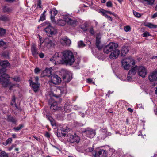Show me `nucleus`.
Listing matches in <instances>:
<instances>
[{
    "mask_svg": "<svg viewBox=\"0 0 157 157\" xmlns=\"http://www.w3.org/2000/svg\"><path fill=\"white\" fill-rule=\"evenodd\" d=\"M50 60L56 64V62L63 64L72 65L74 62V55L70 50H65L63 52H56Z\"/></svg>",
    "mask_w": 157,
    "mask_h": 157,
    "instance_id": "nucleus-1",
    "label": "nucleus"
},
{
    "mask_svg": "<svg viewBox=\"0 0 157 157\" xmlns=\"http://www.w3.org/2000/svg\"><path fill=\"white\" fill-rule=\"evenodd\" d=\"M6 70L4 68L0 69V84L4 87H7L9 83V75L5 73Z\"/></svg>",
    "mask_w": 157,
    "mask_h": 157,
    "instance_id": "nucleus-2",
    "label": "nucleus"
},
{
    "mask_svg": "<svg viewBox=\"0 0 157 157\" xmlns=\"http://www.w3.org/2000/svg\"><path fill=\"white\" fill-rule=\"evenodd\" d=\"M132 63V65H135V62L131 57L123 59L121 61L122 65L124 69L128 70L130 67V64Z\"/></svg>",
    "mask_w": 157,
    "mask_h": 157,
    "instance_id": "nucleus-3",
    "label": "nucleus"
},
{
    "mask_svg": "<svg viewBox=\"0 0 157 157\" xmlns=\"http://www.w3.org/2000/svg\"><path fill=\"white\" fill-rule=\"evenodd\" d=\"M118 46L117 43L113 42H110L109 44L105 46L103 48L104 52L106 54L109 53L115 49Z\"/></svg>",
    "mask_w": 157,
    "mask_h": 157,
    "instance_id": "nucleus-4",
    "label": "nucleus"
},
{
    "mask_svg": "<svg viewBox=\"0 0 157 157\" xmlns=\"http://www.w3.org/2000/svg\"><path fill=\"white\" fill-rule=\"evenodd\" d=\"M136 73V72H138L139 76L144 78L145 76L147 74V70L143 66L138 67L137 66H135L133 67Z\"/></svg>",
    "mask_w": 157,
    "mask_h": 157,
    "instance_id": "nucleus-5",
    "label": "nucleus"
},
{
    "mask_svg": "<svg viewBox=\"0 0 157 157\" xmlns=\"http://www.w3.org/2000/svg\"><path fill=\"white\" fill-rule=\"evenodd\" d=\"M82 132L83 135L90 138H93L96 134L94 130L89 128L86 129L84 131H82Z\"/></svg>",
    "mask_w": 157,
    "mask_h": 157,
    "instance_id": "nucleus-6",
    "label": "nucleus"
},
{
    "mask_svg": "<svg viewBox=\"0 0 157 157\" xmlns=\"http://www.w3.org/2000/svg\"><path fill=\"white\" fill-rule=\"evenodd\" d=\"M44 30L48 36L49 37H51L53 35L56 34L57 32L56 29L50 25L47 26Z\"/></svg>",
    "mask_w": 157,
    "mask_h": 157,
    "instance_id": "nucleus-7",
    "label": "nucleus"
},
{
    "mask_svg": "<svg viewBox=\"0 0 157 157\" xmlns=\"http://www.w3.org/2000/svg\"><path fill=\"white\" fill-rule=\"evenodd\" d=\"M61 82V78L56 75H54L51 76V80L49 82L50 86H52V84H57Z\"/></svg>",
    "mask_w": 157,
    "mask_h": 157,
    "instance_id": "nucleus-8",
    "label": "nucleus"
},
{
    "mask_svg": "<svg viewBox=\"0 0 157 157\" xmlns=\"http://www.w3.org/2000/svg\"><path fill=\"white\" fill-rule=\"evenodd\" d=\"M66 138L67 140L69 142L71 143L76 142L77 143L78 142V137L75 134L74 135L68 134L67 135Z\"/></svg>",
    "mask_w": 157,
    "mask_h": 157,
    "instance_id": "nucleus-9",
    "label": "nucleus"
},
{
    "mask_svg": "<svg viewBox=\"0 0 157 157\" xmlns=\"http://www.w3.org/2000/svg\"><path fill=\"white\" fill-rule=\"evenodd\" d=\"M63 18L66 21V22H67L68 24L73 25V26L75 25L76 21L71 19L70 15H63Z\"/></svg>",
    "mask_w": 157,
    "mask_h": 157,
    "instance_id": "nucleus-10",
    "label": "nucleus"
},
{
    "mask_svg": "<svg viewBox=\"0 0 157 157\" xmlns=\"http://www.w3.org/2000/svg\"><path fill=\"white\" fill-rule=\"evenodd\" d=\"M61 44L63 46H69L71 44V41L67 37H64L60 40Z\"/></svg>",
    "mask_w": 157,
    "mask_h": 157,
    "instance_id": "nucleus-11",
    "label": "nucleus"
},
{
    "mask_svg": "<svg viewBox=\"0 0 157 157\" xmlns=\"http://www.w3.org/2000/svg\"><path fill=\"white\" fill-rule=\"evenodd\" d=\"M115 50L111 52L109 56V58L111 59H114L117 58L120 53V51L119 50L116 49Z\"/></svg>",
    "mask_w": 157,
    "mask_h": 157,
    "instance_id": "nucleus-12",
    "label": "nucleus"
},
{
    "mask_svg": "<svg viewBox=\"0 0 157 157\" xmlns=\"http://www.w3.org/2000/svg\"><path fill=\"white\" fill-rule=\"evenodd\" d=\"M149 80L152 82L157 80V71H154L151 73L148 77Z\"/></svg>",
    "mask_w": 157,
    "mask_h": 157,
    "instance_id": "nucleus-13",
    "label": "nucleus"
},
{
    "mask_svg": "<svg viewBox=\"0 0 157 157\" xmlns=\"http://www.w3.org/2000/svg\"><path fill=\"white\" fill-rule=\"evenodd\" d=\"M52 68H50L47 69L46 68V69L41 74L42 76L44 77L47 76L48 77L52 76Z\"/></svg>",
    "mask_w": 157,
    "mask_h": 157,
    "instance_id": "nucleus-14",
    "label": "nucleus"
},
{
    "mask_svg": "<svg viewBox=\"0 0 157 157\" xmlns=\"http://www.w3.org/2000/svg\"><path fill=\"white\" fill-rule=\"evenodd\" d=\"M107 152L104 150L101 149L96 154L94 157H106Z\"/></svg>",
    "mask_w": 157,
    "mask_h": 157,
    "instance_id": "nucleus-15",
    "label": "nucleus"
},
{
    "mask_svg": "<svg viewBox=\"0 0 157 157\" xmlns=\"http://www.w3.org/2000/svg\"><path fill=\"white\" fill-rule=\"evenodd\" d=\"M134 68H132L129 71L127 79L128 81H131L132 79L133 76L136 74Z\"/></svg>",
    "mask_w": 157,
    "mask_h": 157,
    "instance_id": "nucleus-16",
    "label": "nucleus"
},
{
    "mask_svg": "<svg viewBox=\"0 0 157 157\" xmlns=\"http://www.w3.org/2000/svg\"><path fill=\"white\" fill-rule=\"evenodd\" d=\"M100 39L99 36H98L96 38L95 45L98 50H101L103 47L101 43Z\"/></svg>",
    "mask_w": 157,
    "mask_h": 157,
    "instance_id": "nucleus-17",
    "label": "nucleus"
},
{
    "mask_svg": "<svg viewBox=\"0 0 157 157\" xmlns=\"http://www.w3.org/2000/svg\"><path fill=\"white\" fill-rule=\"evenodd\" d=\"M31 51L32 55L35 57L38 56V52L36 47L34 44L32 45L31 48Z\"/></svg>",
    "mask_w": 157,
    "mask_h": 157,
    "instance_id": "nucleus-18",
    "label": "nucleus"
},
{
    "mask_svg": "<svg viewBox=\"0 0 157 157\" xmlns=\"http://www.w3.org/2000/svg\"><path fill=\"white\" fill-rule=\"evenodd\" d=\"M30 85L34 91L36 92H37L39 89V84L38 83H36L34 82H30Z\"/></svg>",
    "mask_w": 157,
    "mask_h": 157,
    "instance_id": "nucleus-19",
    "label": "nucleus"
},
{
    "mask_svg": "<svg viewBox=\"0 0 157 157\" xmlns=\"http://www.w3.org/2000/svg\"><path fill=\"white\" fill-rule=\"evenodd\" d=\"M129 51V49L128 46H124L123 47L121 50V56L124 57L128 53Z\"/></svg>",
    "mask_w": 157,
    "mask_h": 157,
    "instance_id": "nucleus-20",
    "label": "nucleus"
},
{
    "mask_svg": "<svg viewBox=\"0 0 157 157\" xmlns=\"http://www.w3.org/2000/svg\"><path fill=\"white\" fill-rule=\"evenodd\" d=\"M50 13L51 14V18L52 21H55L54 17L58 13L57 11L55 9H53L50 11Z\"/></svg>",
    "mask_w": 157,
    "mask_h": 157,
    "instance_id": "nucleus-21",
    "label": "nucleus"
},
{
    "mask_svg": "<svg viewBox=\"0 0 157 157\" xmlns=\"http://www.w3.org/2000/svg\"><path fill=\"white\" fill-rule=\"evenodd\" d=\"M44 42L45 44L49 47H53L55 45L54 41L51 40L49 38L46 39L45 40Z\"/></svg>",
    "mask_w": 157,
    "mask_h": 157,
    "instance_id": "nucleus-22",
    "label": "nucleus"
},
{
    "mask_svg": "<svg viewBox=\"0 0 157 157\" xmlns=\"http://www.w3.org/2000/svg\"><path fill=\"white\" fill-rule=\"evenodd\" d=\"M63 78L64 81L65 82H69L72 78L70 75L67 73L65 75L63 76Z\"/></svg>",
    "mask_w": 157,
    "mask_h": 157,
    "instance_id": "nucleus-23",
    "label": "nucleus"
},
{
    "mask_svg": "<svg viewBox=\"0 0 157 157\" xmlns=\"http://www.w3.org/2000/svg\"><path fill=\"white\" fill-rule=\"evenodd\" d=\"M53 22L58 25L62 26H64L66 23V21L63 19H59L56 21H55Z\"/></svg>",
    "mask_w": 157,
    "mask_h": 157,
    "instance_id": "nucleus-24",
    "label": "nucleus"
},
{
    "mask_svg": "<svg viewBox=\"0 0 157 157\" xmlns=\"http://www.w3.org/2000/svg\"><path fill=\"white\" fill-rule=\"evenodd\" d=\"M51 109L55 110H59L61 109V108L59 107L56 102H53L51 106Z\"/></svg>",
    "mask_w": 157,
    "mask_h": 157,
    "instance_id": "nucleus-25",
    "label": "nucleus"
},
{
    "mask_svg": "<svg viewBox=\"0 0 157 157\" xmlns=\"http://www.w3.org/2000/svg\"><path fill=\"white\" fill-rule=\"evenodd\" d=\"M155 0H142L141 2L144 5H152L154 3Z\"/></svg>",
    "mask_w": 157,
    "mask_h": 157,
    "instance_id": "nucleus-26",
    "label": "nucleus"
},
{
    "mask_svg": "<svg viewBox=\"0 0 157 157\" xmlns=\"http://www.w3.org/2000/svg\"><path fill=\"white\" fill-rule=\"evenodd\" d=\"M0 65L1 66L5 68L10 67V64L7 61H2L0 62Z\"/></svg>",
    "mask_w": 157,
    "mask_h": 157,
    "instance_id": "nucleus-27",
    "label": "nucleus"
},
{
    "mask_svg": "<svg viewBox=\"0 0 157 157\" xmlns=\"http://www.w3.org/2000/svg\"><path fill=\"white\" fill-rule=\"evenodd\" d=\"M3 10L4 12L8 13L11 12L12 10V8L7 6H4Z\"/></svg>",
    "mask_w": 157,
    "mask_h": 157,
    "instance_id": "nucleus-28",
    "label": "nucleus"
},
{
    "mask_svg": "<svg viewBox=\"0 0 157 157\" xmlns=\"http://www.w3.org/2000/svg\"><path fill=\"white\" fill-rule=\"evenodd\" d=\"M145 26L150 28H157V25H154L151 23H148Z\"/></svg>",
    "mask_w": 157,
    "mask_h": 157,
    "instance_id": "nucleus-29",
    "label": "nucleus"
},
{
    "mask_svg": "<svg viewBox=\"0 0 157 157\" xmlns=\"http://www.w3.org/2000/svg\"><path fill=\"white\" fill-rule=\"evenodd\" d=\"M83 26L81 25L80 28L84 31H86L87 30V23L86 22H85L83 24Z\"/></svg>",
    "mask_w": 157,
    "mask_h": 157,
    "instance_id": "nucleus-30",
    "label": "nucleus"
},
{
    "mask_svg": "<svg viewBox=\"0 0 157 157\" xmlns=\"http://www.w3.org/2000/svg\"><path fill=\"white\" fill-rule=\"evenodd\" d=\"M6 30L5 29L0 28V36H3L5 34Z\"/></svg>",
    "mask_w": 157,
    "mask_h": 157,
    "instance_id": "nucleus-31",
    "label": "nucleus"
},
{
    "mask_svg": "<svg viewBox=\"0 0 157 157\" xmlns=\"http://www.w3.org/2000/svg\"><path fill=\"white\" fill-rule=\"evenodd\" d=\"M8 120L9 121L13 123H15L17 121L14 118L12 117H8Z\"/></svg>",
    "mask_w": 157,
    "mask_h": 157,
    "instance_id": "nucleus-32",
    "label": "nucleus"
},
{
    "mask_svg": "<svg viewBox=\"0 0 157 157\" xmlns=\"http://www.w3.org/2000/svg\"><path fill=\"white\" fill-rule=\"evenodd\" d=\"M101 13L102 15L105 16L107 19L110 21H112V19L111 17L110 16L108 15L105 12L103 11H101Z\"/></svg>",
    "mask_w": 157,
    "mask_h": 157,
    "instance_id": "nucleus-33",
    "label": "nucleus"
},
{
    "mask_svg": "<svg viewBox=\"0 0 157 157\" xmlns=\"http://www.w3.org/2000/svg\"><path fill=\"white\" fill-rule=\"evenodd\" d=\"M8 20V17L5 16H2L0 17V20L4 21H7Z\"/></svg>",
    "mask_w": 157,
    "mask_h": 157,
    "instance_id": "nucleus-34",
    "label": "nucleus"
},
{
    "mask_svg": "<svg viewBox=\"0 0 157 157\" xmlns=\"http://www.w3.org/2000/svg\"><path fill=\"white\" fill-rule=\"evenodd\" d=\"M15 104V106L16 107V108L18 109V108L17 107V106H16V104L15 103V98L14 96H13L12 97V102H11V105H14V104Z\"/></svg>",
    "mask_w": 157,
    "mask_h": 157,
    "instance_id": "nucleus-35",
    "label": "nucleus"
},
{
    "mask_svg": "<svg viewBox=\"0 0 157 157\" xmlns=\"http://www.w3.org/2000/svg\"><path fill=\"white\" fill-rule=\"evenodd\" d=\"M23 127V126L22 125L20 124L18 126L14 127L13 129L15 131H18L21 129Z\"/></svg>",
    "mask_w": 157,
    "mask_h": 157,
    "instance_id": "nucleus-36",
    "label": "nucleus"
},
{
    "mask_svg": "<svg viewBox=\"0 0 157 157\" xmlns=\"http://www.w3.org/2000/svg\"><path fill=\"white\" fill-rule=\"evenodd\" d=\"M45 19V15H44V14H41V15L40 19L39 21V22H40V21H43Z\"/></svg>",
    "mask_w": 157,
    "mask_h": 157,
    "instance_id": "nucleus-37",
    "label": "nucleus"
},
{
    "mask_svg": "<svg viewBox=\"0 0 157 157\" xmlns=\"http://www.w3.org/2000/svg\"><path fill=\"white\" fill-rule=\"evenodd\" d=\"M133 13L134 15L136 17H140V16H141V15L139 13L137 12L136 11H133Z\"/></svg>",
    "mask_w": 157,
    "mask_h": 157,
    "instance_id": "nucleus-38",
    "label": "nucleus"
},
{
    "mask_svg": "<svg viewBox=\"0 0 157 157\" xmlns=\"http://www.w3.org/2000/svg\"><path fill=\"white\" fill-rule=\"evenodd\" d=\"M1 157H8L7 155L5 152V151H3L1 153Z\"/></svg>",
    "mask_w": 157,
    "mask_h": 157,
    "instance_id": "nucleus-39",
    "label": "nucleus"
},
{
    "mask_svg": "<svg viewBox=\"0 0 157 157\" xmlns=\"http://www.w3.org/2000/svg\"><path fill=\"white\" fill-rule=\"evenodd\" d=\"M112 4L110 1H109L106 3V6L108 7H111L112 6Z\"/></svg>",
    "mask_w": 157,
    "mask_h": 157,
    "instance_id": "nucleus-40",
    "label": "nucleus"
},
{
    "mask_svg": "<svg viewBox=\"0 0 157 157\" xmlns=\"http://www.w3.org/2000/svg\"><path fill=\"white\" fill-rule=\"evenodd\" d=\"M131 29V28L129 26H126L124 27V30L126 32L129 31Z\"/></svg>",
    "mask_w": 157,
    "mask_h": 157,
    "instance_id": "nucleus-41",
    "label": "nucleus"
},
{
    "mask_svg": "<svg viewBox=\"0 0 157 157\" xmlns=\"http://www.w3.org/2000/svg\"><path fill=\"white\" fill-rule=\"evenodd\" d=\"M41 0H38V2L37 5V7L39 8H41Z\"/></svg>",
    "mask_w": 157,
    "mask_h": 157,
    "instance_id": "nucleus-42",
    "label": "nucleus"
},
{
    "mask_svg": "<svg viewBox=\"0 0 157 157\" xmlns=\"http://www.w3.org/2000/svg\"><path fill=\"white\" fill-rule=\"evenodd\" d=\"M70 107V106L69 105H65L64 109L65 111H66L67 112H68L70 111V109H68Z\"/></svg>",
    "mask_w": 157,
    "mask_h": 157,
    "instance_id": "nucleus-43",
    "label": "nucleus"
},
{
    "mask_svg": "<svg viewBox=\"0 0 157 157\" xmlns=\"http://www.w3.org/2000/svg\"><path fill=\"white\" fill-rule=\"evenodd\" d=\"M85 46V44L83 43L82 41H79V47H83Z\"/></svg>",
    "mask_w": 157,
    "mask_h": 157,
    "instance_id": "nucleus-44",
    "label": "nucleus"
},
{
    "mask_svg": "<svg viewBox=\"0 0 157 157\" xmlns=\"http://www.w3.org/2000/svg\"><path fill=\"white\" fill-rule=\"evenodd\" d=\"M143 36L145 37H147L148 36H150L149 33L147 32H146L144 33H143Z\"/></svg>",
    "mask_w": 157,
    "mask_h": 157,
    "instance_id": "nucleus-45",
    "label": "nucleus"
},
{
    "mask_svg": "<svg viewBox=\"0 0 157 157\" xmlns=\"http://www.w3.org/2000/svg\"><path fill=\"white\" fill-rule=\"evenodd\" d=\"M46 117L50 121L52 122V121L53 120L52 118L49 115H46Z\"/></svg>",
    "mask_w": 157,
    "mask_h": 157,
    "instance_id": "nucleus-46",
    "label": "nucleus"
},
{
    "mask_svg": "<svg viewBox=\"0 0 157 157\" xmlns=\"http://www.w3.org/2000/svg\"><path fill=\"white\" fill-rule=\"evenodd\" d=\"M40 71V70L39 68L36 67L34 69V71L35 74H37L39 73Z\"/></svg>",
    "mask_w": 157,
    "mask_h": 157,
    "instance_id": "nucleus-47",
    "label": "nucleus"
},
{
    "mask_svg": "<svg viewBox=\"0 0 157 157\" xmlns=\"http://www.w3.org/2000/svg\"><path fill=\"white\" fill-rule=\"evenodd\" d=\"M6 43L1 40H0V47L3 46L5 45Z\"/></svg>",
    "mask_w": 157,
    "mask_h": 157,
    "instance_id": "nucleus-48",
    "label": "nucleus"
},
{
    "mask_svg": "<svg viewBox=\"0 0 157 157\" xmlns=\"http://www.w3.org/2000/svg\"><path fill=\"white\" fill-rule=\"evenodd\" d=\"M12 140L11 138H9L6 140V142L9 144L11 143L12 142Z\"/></svg>",
    "mask_w": 157,
    "mask_h": 157,
    "instance_id": "nucleus-49",
    "label": "nucleus"
},
{
    "mask_svg": "<svg viewBox=\"0 0 157 157\" xmlns=\"http://www.w3.org/2000/svg\"><path fill=\"white\" fill-rule=\"evenodd\" d=\"M13 79L16 82H19L20 81V78L18 77L14 78Z\"/></svg>",
    "mask_w": 157,
    "mask_h": 157,
    "instance_id": "nucleus-50",
    "label": "nucleus"
},
{
    "mask_svg": "<svg viewBox=\"0 0 157 157\" xmlns=\"http://www.w3.org/2000/svg\"><path fill=\"white\" fill-rule=\"evenodd\" d=\"M63 88L62 87L60 89H58L57 90V91L59 92H61V94H62L63 93Z\"/></svg>",
    "mask_w": 157,
    "mask_h": 157,
    "instance_id": "nucleus-51",
    "label": "nucleus"
},
{
    "mask_svg": "<svg viewBox=\"0 0 157 157\" xmlns=\"http://www.w3.org/2000/svg\"><path fill=\"white\" fill-rule=\"evenodd\" d=\"M105 13H108L110 14H112L114 16H115V14L114 13H113L112 12H111V11H110L105 10Z\"/></svg>",
    "mask_w": 157,
    "mask_h": 157,
    "instance_id": "nucleus-52",
    "label": "nucleus"
},
{
    "mask_svg": "<svg viewBox=\"0 0 157 157\" xmlns=\"http://www.w3.org/2000/svg\"><path fill=\"white\" fill-rule=\"evenodd\" d=\"M39 55L40 57V58H44V53H43L42 52L40 53L39 54Z\"/></svg>",
    "mask_w": 157,
    "mask_h": 157,
    "instance_id": "nucleus-53",
    "label": "nucleus"
},
{
    "mask_svg": "<svg viewBox=\"0 0 157 157\" xmlns=\"http://www.w3.org/2000/svg\"><path fill=\"white\" fill-rule=\"evenodd\" d=\"M86 150L87 151L90 152L93 151V149L89 147L86 149Z\"/></svg>",
    "mask_w": 157,
    "mask_h": 157,
    "instance_id": "nucleus-54",
    "label": "nucleus"
},
{
    "mask_svg": "<svg viewBox=\"0 0 157 157\" xmlns=\"http://www.w3.org/2000/svg\"><path fill=\"white\" fill-rule=\"evenodd\" d=\"M40 43L39 44V46L40 47V48L43 42V41L41 39V38H40Z\"/></svg>",
    "mask_w": 157,
    "mask_h": 157,
    "instance_id": "nucleus-55",
    "label": "nucleus"
},
{
    "mask_svg": "<svg viewBox=\"0 0 157 157\" xmlns=\"http://www.w3.org/2000/svg\"><path fill=\"white\" fill-rule=\"evenodd\" d=\"M87 82L88 83H91L92 82V80L90 78H88L87 79Z\"/></svg>",
    "mask_w": 157,
    "mask_h": 157,
    "instance_id": "nucleus-56",
    "label": "nucleus"
},
{
    "mask_svg": "<svg viewBox=\"0 0 157 157\" xmlns=\"http://www.w3.org/2000/svg\"><path fill=\"white\" fill-rule=\"evenodd\" d=\"M90 32L92 34H94V32L93 28H90Z\"/></svg>",
    "mask_w": 157,
    "mask_h": 157,
    "instance_id": "nucleus-57",
    "label": "nucleus"
},
{
    "mask_svg": "<svg viewBox=\"0 0 157 157\" xmlns=\"http://www.w3.org/2000/svg\"><path fill=\"white\" fill-rule=\"evenodd\" d=\"M45 136L46 137H47V138H50V134H49V133L48 132H46L45 133Z\"/></svg>",
    "mask_w": 157,
    "mask_h": 157,
    "instance_id": "nucleus-58",
    "label": "nucleus"
},
{
    "mask_svg": "<svg viewBox=\"0 0 157 157\" xmlns=\"http://www.w3.org/2000/svg\"><path fill=\"white\" fill-rule=\"evenodd\" d=\"M157 17V12L155 13L152 16V18H154L155 17Z\"/></svg>",
    "mask_w": 157,
    "mask_h": 157,
    "instance_id": "nucleus-59",
    "label": "nucleus"
},
{
    "mask_svg": "<svg viewBox=\"0 0 157 157\" xmlns=\"http://www.w3.org/2000/svg\"><path fill=\"white\" fill-rule=\"evenodd\" d=\"M35 83H38V81L39 80V78L38 77H36L35 78Z\"/></svg>",
    "mask_w": 157,
    "mask_h": 157,
    "instance_id": "nucleus-60",
    "label": "nucleus"
},
{
    "mask_svg": "<svg viewBox=\"0 0 157 157\" xmlns=\"http://www.w3.org/2000/svg\"><path fill=\"white\" fill-rule=\"evenodd\" d=\"M127 110L128 111L131 113H132L133 112V110L130 108H128Z\"/></svg>",
    "mask_w": 157,
    "mask_h": 157,
    "instance_id": "nucleus-61",
    "label": "nucleus"
},
{
    "mask_svg": "<svg viewBox=\"0 0 157 157\" xmlns=\"http://www.w3.org/2000/svg\"><path fill=\"white\" fill-rule=\"evenodd\" d=\"M14 147V145H12L11 147H9V148H8V150L9 151H11L13 148Z\"/></svg>",
    "mask_w": 157,
    "mask_h": 157,
    "instance_id": "nucleus-62",
    "label": "nucleus"
},
{
    "mask_svg": "<svg viewBox=\"0 0 157 157\" xmlns=\"http://www.w3.org/2000/svg\"><path fill=\"white\" fill-rule=\"evenodd\" d=\"M33 137L37 141L40 140V138L36 136H33Z\"/></svg>",
    "mask_w": 157,
    "mask_h": 157,
    "instance_id": "nucleus-63",
    "label": "nucleus"
},
{
    "mask_svg": "<svg viewBox=\"0 0 157 157\" xmlns=\"http://www.w3.org/2000/svg\"><path fill=\"white\" fill-rule=\"evenodd\" d=\"M50 122L51 123V124L52 126H53L54 125H55V123L54 120H52V122Z\"/></svg>",
    "mask_w": 157,
    "mask_h": 157,
    "instance_id": "nucleus-64",
    "label": "nucleus"
}]
</instances>
